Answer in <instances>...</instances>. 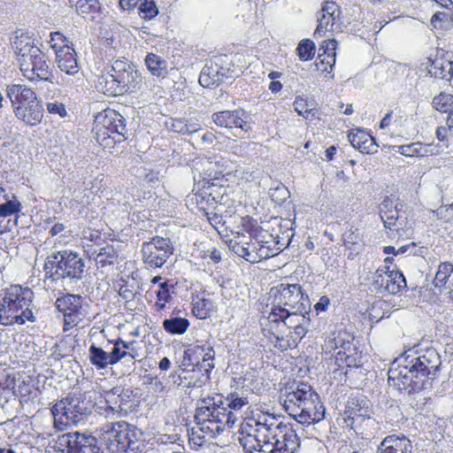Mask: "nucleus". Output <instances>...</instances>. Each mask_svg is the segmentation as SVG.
<instances>
[{"mask_svg": "<svg viewBox=\"0 0 453 453\" xmlns=\"http://www.w3.org/2000/svg\"><path fill=\"white\" fill-rule=\"evenodd\" d=\"M268 300L269 341L281 351L296 348L309 330L310 319L303 314L310 307L308 296L300 284L280 283L271 288Z\"/></svg>", "mask_w": 453, "mask_h": 453, "instance_id": "obj_1", "label": "nucleus"}, {"mask_svg": "<svg viewBox=\"0 0 453 453\" xmlns=\"http://www.w3.org/2000/svg\"><path fill=\"white\" fill-rule=\"evenodd\" d=\"M215 352L208 348L200 363V432L203 437L215 438L226 426H232L235 417L224 404L221 394L212 393L211 372L213 370Z\"/></svg>", "mask_w": 453, "mask_h": 453, "instance_id": "obj_2", "label": "nucleus"}, {"mask_svg": "<svg viewBox=\"0 0 453 453\" xmlns=\"http://www.w3.org/2000/svg\"><path fill=\"white\" fill-rule=\"evenodd\" d=\"M142 74L127 60H115L111 70L98 80L97 88L108 96H117L140 88Z\"/></svg>", "mask_w": 453, "mask_h": 453, "instance_id": "obj_3", "label": "nucleus"}, {"mask_svg": "<svg viewBox=\"0 0 453 453\" xmlns=\"http://www.w3.org/2000/svg\"><path fill=\"white\" fill-rule=\"evenodd\" d=\"M101 435L111 453H142L145 449L143 433L125 421L105 424Z\"/></svg>", "mask_w": 453, "mask_h": 453, "instance_id": "obj_4", "label": "nucleus"}, {"mask_svg": "<svg viewBox=\"0 0 453 453\" xmlns=\"http://www.w3.org/2000/svg\"><path fill=\"white\" fill-rule=\"evenodd\" d=\"M94 407L95 402L89 391L69 395L51 409L55 426L61 429L62 426L76 425L90 415Z\"/></svg>", "mask_w": 453, "mask_h": 453, "instance_id": "obj_5", "label": "nucleus"}, {"mask_svg": "<svg viewBox=\"0 0 453 453\" xmlns=\"http://www.w3.org/2000/svg\"><path fill=\"white\" fill-rule=\"evenodd\" d=\"M85 261L76 251L64 250L52 252L44 263L46 274L53 280H80L85 272Z\"/></svg>", "mask_w": 453, "mask_h": 453, "instance_id": "obj_6", "label": "nucleus"}, {"mask_svg": "<svg viewBox=\"0 0 453 453\" xmlns=\"http://www.w3.org/2000/svg\"><path fill=\"white\" fill-rule=\"evenodd\" d=\"M330 347L335 350L334 363L338 369L347 374L349 370L363 365V352L355 342V336L345 329L333 332L329 338Z\"/></svg>", "mask_w": 453, "mask_h": 453, "instance_id": "obj_7", "label": "nucleus"}, {"mask_svg": "<svg viewBox=\"0 0 453 453\" xmlns=\"http://www.w3.org/2000/svg\"><path fill=\"white\" fill-rule=\"evenodd\" d=\"M388 387L399 393L414 394L424 388L425 383L403 355L395 359L388 372Z\"/></svg>", "mask_w": 453, "mask_h": 453, "instance_id": "obj_8", "label": "nucleus"}, {"mask_svg": "<svg viewBox=\"0 0 453 453\" xmlns=\"http://www.w3.org/2000/svg\"><path fill=\"white\" fill-rule=\"evenodd\" d=\"M52 449V453H102L94 436L79 432L59 435Z\"/></svg>", "mask_w": 453, "mask_h": 453, "instance_id": "obj_9", "label": "nucleus"}, {"mask_svg": "<svg viewBox=\"0 0 453 453\" xmlns=\"http://www.w3.org/2000/svg\"><path fill=\"white\" fill-rule=\"evenodd\" d=\"M342 12L340 5L333 0H325L318 15V24L313 37L318 40L326 37L328 33L342 31Z\"/></svg>", "mask_w": 453, "mask_h": 453, "instance_id": "obj_10", "label": "nucleus"}, {"mask_svg": "<svg viewBox=\"0 0 453 453\" xmlns=\"http://www.w3.org/2000/svg\"><path fill=\"white\" fill-rule=\"evenodd\" d=\"M96 128L98 135L102 134L103 139L106 136L112 138L115 142L128 138V129L126 119L114 110H107L96 118Z\"/></svg>", "mask_w": 453, "mask_h": 453, "instance_id": "obj_11", "label": "nucleus"}, {"mask_svg": "<svg viewBox=\"0 0 453 453\" xmlns=\"http://www.w3.org/2000/svg\"><path fill=\"white\" fill-rule=\"evenodd\" d=\"M277 239L278 236L270 232H261L257 236L250 237V241L246 242V261L255 264L277 255L280 250Z\"/></svg>", "mask_w": 453, "mask_h": 453, "instance_id": "obj_12", "label": "nucleus"}, {"mask_svg": "<svg viewBox=\"0 0 453 453\" xmlns=\"http://www.w3.org/2000/svg\"><path fill=\"white\" fill-rule=\"evenodd\" d=\"M19 63L23 75L30 81L53 83L46 57L38 47L33 49L27 57L20 58Z\"/></svg>", "mask_w": 453, "mask_h": 453, "instance_id": "obj_13", "label": "nucleus"}, {"mask_svg": "<svg viewBox=\"0 0 453 453\" xmlns=\"http://www.w3.org/2000/svg\"><path fill=\"white\" fill-rule=\"evenodd\" d=\"M172 253L169 239L160 236L143 242L142 247V261L149 268L161 267Z\"/></svg>", "mask_w": 453, "mask_h": 453, "instance_id": "obj_14", "label": "nucleus"}, {"mask_svg": "<svg viewBox=\"0 0 453 453\" xmlns=\"http://www.w3.org/2000/svg\"><path fill=\"white\" fill-rule=\"evenodd\" d=\"M403 356L408 357L411 365H413V370L425 384L427 379L435 375L441 365V356L434 348H427L417 356L411 354Z\"/></svg>", "mask_w": 453, "mask_h": 453, "instance_id": "obj_15", "label": "nucleus"}, {"mask_svg": "<svg viewBox=\"0 0 453 453\" xmlns=\"http://www.w3.org/2000/svg\"><path fill=\"white\" fill-rule=\"evenodd\" d=\"M427 73L435 79L450 81L453 77V52L437 48L422 63Z\"/></svg>", "mask_w": 453, "mask_h": 453, "instance_id": "obj_16", "label": "nucleus"}, {"mask_svg": "<svg viewBox=\"0 0 453 453\" xmlns=\"http://www.w3.org/2000/svg\"><path fill=\"white\" fill-rule=\"evenodd\" d=\"M372 286L382 294L396 295L407 285L403 274L399 270L377 268L372 275Z\"/></svg>", "mask_w": 453, "mask_h": 453, "instance_id": "obj_17", "label": "nucleus"}, {"mask_svg": "<svg viewBox=\"0 0 453 453\" xmlns=\"http://www.w3.org/2000/svg\"><path fill=\"white\" fill-rule=\"evenodd\" d=\"M81 296L66 294L55 302L56 309L64 316V331H68L81 321Z\"/></svg>", "mask_w": 453, "mask_h": 453, "instance_id": "obj_18", "label": "nucleus"}, {"mask_svg": "<svg viewBox=\"0 0 453 453\" xmlns=\"http://www.w3.org/2000/svg\"><path fill=\"white\" fill-rule=\"evenodd\" d=\"M316 393L311 385L304 382L293 383L286 387L283 400L285 411L289 416L297 412L307 399L313 397Z\"/></svg>", "mask_w": 453, "mask_h": 453, "instance_id": "obj_19", "label": "nucleus"}, {"mask_svg": "<svg viewBox=\"0 0 453 453\" xmlns=\"http://www.w3.org/2000/svg\"><path fill=\"white\" fill-rule=\"evenodd\" d=\"M326 408L318 393L313 397L307 399L303 407L293 417L298 423L305 426L319 423L325 418Z\"/></svg>", "mask_w": 453, "mask_h": 453, "instance_id": "obj_20", "label": "nucleus"}, {"mask_svg": "<svg viewBox=\"0 0 453 453\" xmlns=\"http://www.w3.org/2000/svg\"><path fill=\"white\" fill-rule=\"evenodd\" d=\"M104 399L111 411L127 415L135 406V395L131 388L114 387L105 391Z\"/></svg>", "mask_w": 453, "mask_h": 453, "instance_id": "obj_21", "label": "nucleus"}, {"mask_svg": "<svg viewBox=\"0 0 453 453\" xmlns=\"http://www.w3.org/2000/svg\"><path fill=\"white\" fill-rule=\"evenodd\" d=\"M5 299L10 302L12 311L20 315L24 311H34L32 304L34 292L29 288H22L19 285H12L3 290Z\"/></svg>", "mask_w": 453, "mask_h": 453, "instance_id": "obj_22", "label": "nucleus"}, {"mask_svg": "<svg viewBox=\"0 0 453 453\" xmlns=\"http://www.w3.org/2000/svg\"><path fill=\"white\" fill-rule=\"evenodd\" d=\"M247 118L248 116L243 109L221 111L212 114V120L218 127L229 129L240 128L245 132L250 129Z\"/></svg>", "mask_w": 453, "mask_h": 453, "instance_id": "obj_23", "label": "nucleus"}, {"mask_svg": "<svg viewBox=\"0 0 453 453\" xmlns=\"http://www.w3.org/2000/svg\"><path fill=\"white\" fill-rule=\"evenodd\" d=\"M337 41L335 39L324 40L319 48V54L315 63L317 69L322 73L331 74L336 62Z\"/></svg>", "mask_w": 453, "mask_h": 453, "instance_id": "obj_24", "label": "nucleus"}, {"mask_svg": "<svg viewBox=\"0 0 453 453\" xmlns=\"http://www.w3.org/2000/svg\"><path fill=\"white\" fill-rule=\"evenodd\" d=\"M36 315L34 311H24L20 315L14 314L12 311L10 302L5 299L4 293L0 294V324L4 326H12L14 324L24 325L27 321L35 322Z\"/></svg>", "mask_w": 453, "mask_h": 453, "instance_id": "obj_25", "label": "nucleus"}, {"mask_svg": "<svg viewBox=\"0 0 453 453\" xmlns=\"http://www.w3.org/2000/svg\"><path fill=\"white\" fill-rule=\"evenodd\" d=\"M245 420L248 426L258 432L265 430V434L268 436L273 434V429L278 424L276 416L269 412L263 411L259 408L251 409Z\"/></svg>", "mask_w": 453, "mask_h": 453, "instance_id": "obj_26", "label": "nucleus"}, {"mask_svg": "<svg viewBox=\"0 0 453 453\" xmlns=\"http://www.w3.org/2000/svg\"><path fill=\"white\" fill-rule=\"evenodd\" d=\"M350 144L364 154H373L378 151L379 145L375 138L362 128L351 129L348 134Z\"/></svg>", "mask_w": 453, "mask_h": 453, "instance_id": "obj_27", "label": "nucleus"}, {"mask_svg": "<svg viewBox=\"0 0 453 453\" xmlns=\"http://www.w3.org/2000/svg\"><path fill=\"white\" fill-rule=\"evenodd\" d=\"M6 96L12 104L13 112L17 110V106L22 108L30 103H34V100L37 99L35 91L22 84L7 85Z\"/></svg>", "mask_w": 453, "mask_h": 453, "instance_id": "obj_28", "label": "nucleus"}, {"mask_svg": "<svg viewBox=\"0 0 453 453\" xmlns=\"http://www.w3.org/2000/svg\"><path fill=\"white\" fill-rule=\"evenodd\" d=\"M412 442L405 435L386 436L377 448L376 453H412Z\"/></svg>", "mask_w": 453, "mask_h": 453, "instance_id": "obj_29", "label": "nucleus"}, {"mask_svg": "<svg viewBox=\"0 0 453 453\" xmlns=\"http://www.w3.org/2000/svg\"><path fill=\"white\" fill-rule=\"evenodd\" d=\"M380 216L387 229L396 233L399 232L401 228L399 210L392 200L388 198L383 200L380 206Z\"/></svg>", "mask_w": 453, "mask_h": 453, "instance_id": "obj_30", "label": "nucleus"}, {"mask_svg": "<svg viewBox=\"0 0 453 453\" xmlns=\"http://www.w3.org/2000/svg\"><path fill=\"white\" fill-rule=\"evenodd\" d=\"M15 117L29 126H36L42 122L43 117L42 105L36 100L22 108L17 106Z\"/></svg>", "mask_w": 453, "mask_h": 453, "instance_id": "obj_31", "label": "nucleus"}, {"mask_svg": "<svg viewBox=\"0 0 453 453\" xmlns=\"http://www.w3.org/2000/svg\"><path fill=\"white\" fill-rule=\"evenodd\" d=\"M200 221L210 225L219 236L225 237L228 235V227L226 226V220L221 213H219L217 206L213 207V211L209 210L208 207L200 206Z\"/></svg>", "mask_w": 453, "mask_h": 453, "instance_id": "obj_32", "label": "nucleus"}, {"mask_svg": "<svg viewBox=\"0 0 453 453\" xmlns=\"http://www.w3.org/2000/svg\"><path fill=\"white\" fill-rule=\"evenodd\" d=\"M265 430L260 432L253 430L240 438V444L247 453H264L265 443L269 442V436Z\"/></svg>", "mask_w": 453, "mask_h": 453, "instance_id": "obj_33", "label": "nucleus"}, {"mask_svg": "<svg viewBox=\"0 0 453 453\" xmlns=\"http://www.w3.org/2000/svg\"><path fill=\"white\" fill-rule=\"evenodd\" d=\"M225 193L226 188L222 185L214 180H203L200 188V203H206L208 205L221 203Z\"/></svg>", "mask_w": 453, "mask_h": 453, "instance_id": "obj_34", "label": "nucleus"}, {"mask_svg": "<svg viewBox=\"0 0 453 453\" xmlns=\"http://www.w3.org/2000/svg\"><path fill=\"white\" fill-rule=\"evenodd\" d=\"M438 146L432 143H423L421 142H411L398 146L397 152L405 157H429L438 153Z\"/></svg>", "mask_w": 453, "mask_h": 453, "instance_id": "obj_35", "label": "nucleus"}, {"mask_svg": "<svg viewBox=\"0 0 453 453\" xmlns=\"http://www.w3.org/2000/svg\"><path fill=\"white\" fill-rule=\"evenodd\" d=\"M294 110L299 115L309 121L319 119L320 112L317 104L313 100H309L303 96H296L293 103Z\"/></svg>", "mask_w": 453, "mask_h": 453, "instance_id": "obj_36", "label": "nucleus"}, {"mask_svg": "<svg viewBox=\"0 0 453 453\" xmlns=\"http://www.w3.org/2000/svg\"><path fill=\"white\" fill-rule=\"evenodd\" d=\"M56 61L58 68L66 74L74 75L79 73L76 52L72 47L59 50Z\"/></svg>", "mask_w": 453, "mask_h": 453, "instance_id": "obj_37", "label": "nucleus"}, {"mask_svg": "<svg viewBox=\"0 0 453 453\" xmlns=\"http://www.w3.org/2000/svg\"><path fill=\"white\" fill-rule=\"evenodd\" d=\"M11 43L19 58L18 61L27 57L32 52V50L37 47L34 44L31 37L21 30L15 32L14 36L11 38Z\"/></svg>", "mask_w": 453, "mask_h": 453, "instance_id": "obj_38", "label": "nucleus"}, {"mask_svg": "<svg viewBox=\"0 0 453 453\" xmlns=\"http://www.w3.org/2000/svg\"><path fill=\"white\" fill-rule=\"evenodd\" d=\"M361 400L357 397H349L347 401L345 410L342 413V418L345 426L349 428L354 427V423L358 418L365 416L366 410L364 409Z\"/></svg>", "mask_w": 453, "mask_h": 453, "instance_id": "obj_39", "label": "nucleus"}, {"mask_svg": "<svg viewBox=\"0 0 453 453\" xmlns=\"http://www.w3.org/2000/svg\"><path fill=\"white\" fill-rule=\"evenodd\" d=\"M91 256H94L96 264L98 266L105 267L115 263L118 257V252L111 244L106 243L98 250H95Z\"/></svg>", "mask_w": 453, "mask_h": 453, "instance_id": "obj_40", "label": "nucleus"}, {"mask_svg": "<svg viewBox=\"0 0 453 453\" xmlns=\"http://www.w3.org/2000/svg\"><path fill=\"white\" fill-rule=\"evenodd\" d=\"M145 65L150 73L157 77H165L167 73L166 61L154 53H148Z\"/></svg>", "mask_w": 453, "mask_h": 453, "instance_id": "obj_41", "label": "nucleus"}, {"mask_svg": "<svg viewBox=\"0 0 453 453\" xmlns=\"http://www.w3.org/2000/svg\"><path fill=\"white\" fill-rule=\"evenodd\" d=\"M89 361L98 370L105 369L108 365H112L110 359L109 352L102 348L92 344L88 349Z\"/></svg>", "mask_w": 453, "mask_h": 453, "instance_id": "obj_42", "label": "nucleus"}, {"mask_svg": "<svg viewBox=\"0 0 453 453\" xmlns=\"http://www.w3.org/2000/svg\"><path fill=\"white\" fill-rule=\"evenodd\" d=\"M219 67L215 65L213 67L212 61L206 62L200 72V86L209 87L214 85L219 80Z\"/></svg>", "mask_w": 453, "mask_h": 453, "instance_id": "obj_43", "label": "nucleus"}, {"mask_svg": "<svg viewBox=\"0 0 453 453\" xmlns=\"http://www.w3.org/2000/svg\"><path fill=\"white\" fill-rule=\"evenodd\" d=\"M189 326V321L185 318L173 317L163 321L164 329L171 334H182Z\"/></svg>", "mask_w": 453, "mask_h": 453, "instance_id": "obj_44", "label": "nucleus"}, {"mask_svg": "<svg viewBox=\"0 0 453 453\" xmlns=\"http://www.w3.org/2000/svg\"><path fill=\"white\" fill-rule=\"evenodd\" d=\"M296 53L302 62H307L315 57L316 45L311 39H302L296 49Z\"/></svg>", "mask_w": 453, "mask_h": 453, "instance_id": "obj_45", "label": "nucleus"}, {"mask_svg": "<svg viewBox=\"0 0 453 453\" xmlns=\"http://www.w3.org/2000/svg\"><path fill=\"white\" fill-rule=\"evenodd\" d=\"M433 107L441 113H452L453 111V96L445 92H441L433 98Z\"/></svg>", "mask_w": 453, "mask_h": 453, "instance_id": "obj_46", "label": "nucleus"}, {"mask_svg": "<svg viewBox=\"0 0 453 453\" xmlns=\"http://www.w3.org/2000/svg\"><path fill=\"white\" fill-rule=\"evenodd\" d=\"M3 199L4 203H0V207L6 218L20 211L21 203L14 194H4Z\"/></svg>", "mask_w": 453, "mask_h": 453, "instance_id": "obj_47", "label": "nucleus"}, {"mask_svg": "<svg viewBox=\"0 0 453 453\" xmlns=\"http://www.w3.org/2000/svg\"><path fill=\"white\" fill-rule=\"evenodd\" d=\"M453 273V265L450 262H443L441 263L438 266L434 284L436 288H441L443 287L451 273Z\"/></svg>", "mask_w": 453, "mask_h": 453, "instance_id": "obj_48", "label": "nucleus"}, {"mask_svg": "<svg viewBox=\"0 0 453 453\" xmlns=\"http://www.w3.org/2000/svg\"><path fill=\"white\" fill-rule=\"evenodd\" d=\"M78 14L85 17L87 15H93L101 10V4L99 0H80L74 7Z\"/></svg>", "mask_w": 453, "mask_h": 453, "instance_id": "obj_49", "label": "nucleus"}, {"mask_svg": "<svg viewBox=\"0 0 453 453\" xmlns=\"http://www.w3.org/2000/svg\"><path fill=\"white\" fill-rule=\"evenodd\" d=\"M14 393L20 397L21 403H27L28 401H34L36 398V390L33 389L29 383L19 382L14 387Z\"/></svg>", "mask_w": 453, "mask_h": 453, "instance_id": "obj_50", "label": "nucleus"}, {"mask_svg": "<svg viewBox=\"0 0 453 453\" xmlns=\"http://www.w3.org/2000/svg\"><path fill=\"white\" fill-rule=\"evenodd\" d=\"M241 225L242 229L250 234V237L257 236L261 232H269L268 230L263 229L257 223V221L250 216H245L242 218Z\"/></svg>", "mask_w": 453, "mask_h": 453, "instance_id": "obj_51", "label": "nucleus"}, {"mask_svg": "<svg viewBox=\"0 0 453 453\" xmlns=\"http://www.w3.org/2000/svg\"><path fill=\"white\" fill-rule=\"evenodd\" d=\"M139 13L145 19L155 18L158 13V9L154 0H142L139 6Z\"/></svg>", "mask_w": 453, "mask_h": 453, "instance_id": "obj_52", "label": "nucleus"}, {"mask_svg": "<svg viewBox=\"0 0 453 453\" xmlns=\"http://www.w3.org/2000/svg\"><path fill=\"white\" fill-rule=\"evenodd\" d=\"M50 40L49 42L50 43V47L54 50L56 55H58L59 50H65V48H70L68 45V41L63 35V34L59 32H52L50 33Z\"/></svg>", "mask_w": 453, "mask_h": 453, "instance_id": "obj_53", "label": "nucleus"}, {"mask_svg": "<svg viewBox=\"0 0 453 453\" xmlns=\"http://www.w3.org/2000/svg\"><path fill=\"white\" fill-rule=\"evenodd\" d=\"M198 365V357L196 351L188 348L184 351L183 358L181 361V367L184 371H194L195 367Z\"/></svg>", "mask_w": 453, "mask_h": 453, "instance_id": "obj_54", "label": "nucleus"}, {"mask_svg": "<svg viewBox=\"0 0 453 453\" xmlns=\"http://www.w3.org/2000/svg\"><path fill=\"white\" fill-rule=\"evenodd\" d=\"M109 360L111 362L112 365L127 357H130L131 359L134 358V356L130 351H126L125 349H122V348L119 346L116 340L113 342V347L111 350L109 352Z\"/></svg>", "mask_w": 453, "mask_h": 453, "instance_id": "obj_55", "label": "nucleus"}, {"mask_svg": "<svg viewBox=\"0 0 453 453\" xmlns=\"http://www.w3.org/2000/svg\"><path fill=\"white\" fill-rule=\"evenodd\" d=\"M226 400L227 403L224 402L225 406L232 411H239L249 403L247 397H241L235 394H230Z\"/></svg>", "mask_w": 453, "mask_h": 453, "instance_id": "obj_56", "label": "nucleus"}, {"mask_svg": "<svg viewBox=\"0 0 453 453\" xmlns=\"http://www.w3.org/2000/svg\"><path fill=\"white\" fill-rule=\"evenodd\" d=\"M173 293V285H170L168 281L159 283L157 297L158 301L169 303Z\"/></svg>", "mask_w": 453, "mask_h": 453, "instance_id": "obj_57", "label": "nucleus"}, {"mask_svg": "<svg viewBox=\"0 0 453 453\" xmlns=\"http://www.w3.org/2000/svg\"><path fill=\"white\" fill-rule=\"evenodd\" d=\"M229 248L231 250L236 254L238 257H242L246 260L247 257V249L246 242L237 241V240H230Z\"/></svg>", "mask_w": 453, "mask_h": 453, "instance_id": "obj_58", "label": "nucleus"}, {"mask_svg": "<svg viewBox=\"0 0 453 453\" xmlns=\"http://www.w3.org/2000/svg\"><path fill=\"white\" fill-rule=\"evenodd\" d=\"M185 202L187 208L194 214H196V211H198L197 194L195 193L194 191L191 194H188L186 196Z\"/></svg>", "mask_w": 453, "mask_h": 453, "instance_id": "obj_59", "label": "nucleus"}, {"mask_svg": "<svg viewBox=\"0 0 453 453\" xmlns=\"http://www.w3.org/2000/svg\"><path fill=\"white\" fill-rule=\"evenodd\" d=\"M47 110L50 113L52 114H58L60 117H64L66 115L65 107L61 103H48L47 104Z\"/></svg>", "mask_w": 453, "mask_h": 453, "instance_id": "obj_60", "label": "nucleus"}, {"mask_svg": "<svg viewBox=\"0 0 453 453\" xmlns=\"http://www.w3.org/2000/svg\"><path fill=\"white\" fill-rule=\"evenodd\" d=\"M203 260L211 259L214 264H218L221 261V253L217 249L213 248L211 250L203 251V255H200Z\"/></svg>", "mask_w": 453, "mask_h": 453, "instance_id": "obj_61", "label": "nucleus"}, {"mask_svg": "<svg viewBox=\"0 0 453 453\" xmlns=\"http://www.w3.org/2000/svg\"><path fill=\"white\" fill-rule=\"evenodd\" d=\"M384 305V302L381 301V300H378L376 302H374L371 307L367 310L368 313H369V316L372 319H380L383 318V315H380L378 313V311L377 310H381L382 309V306Z\"/></svg>", "mask_w": 453, "mask_h": 453, "instance_id": "obj_62", "label": "nucleus"}, {"mask_svg": "<svg viewBox=\"0 0 453 453\" xmlns=\"http://www.w3.org/2000/svg\"><path fill=\"white\" fill-rule=\"evenodd\" d=\"M330 303V300L326 296H323L320 297L319 302L315 304V310L319 311H325Z\"/></svg>", "mask_w": 453, "mask_h": 453, "instance_id": "obj_63", "label": "nucleus"}, {"mask_svg": "<svg viewBox=\"0 0 453 453\" xmlns=\"http://www.w3.org/2000/svg\"><path fill=\"white\" fill-rule=\"evenodd\" d=\"M449 130L448 129V127L440 126L437 127L435 134L436 138L441 142H445L448 140V133Z\"/></svg>", "mask_w": 453, "mask_h": 453, "instance_id": "obj_64", "label": "nucleus"}]
</instances>
